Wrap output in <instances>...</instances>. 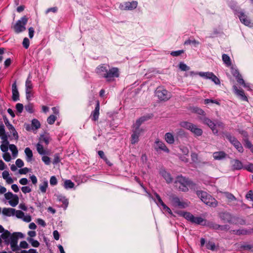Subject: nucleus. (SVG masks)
I'll use <instances>...</instances> for the list:
<instances>
[{"mask_svg": "<svg viewBox=\"0 0 253 253\" xmlns=\"http://www.w3.org/2000/svg\"><path fill=\"white\" fill-rule=\"evenodd\" d=\"M0 136L2 139L6 138L4 126L3 125H0Z\"/></svg>", "mask_w": 253, "mask_h": 253, "instance_id": "nucleus-48", "label": "nucleus"}, {"mask_svg": "<svg viewBox=\"0 0 253 253\" xmlns=\"http://www.w3.org/2000/svg\"><path fill=\"white\" fill-rule=\"evenodd\" d=\"M204 103L206 104H209L210 103H215L218 105H220V103L218 101H217L216 100H213V99H205Z\"/></svg>", "mask_w": 253, "mask_h": 253, "instance_id": "nucleus-55", "label": "nucleus"}, {"mask_svg": "<svg viewBox=\"0 0 253 253\" xmlns=\"http://www.w3.org/2000/svg\"><path fill=\"white\" fill-rule=\"evenodd\" d=\"M32 126L33 128L37 129L41 127V124L37 119H34L32 121Z\"/></svg>", "mask_w": 253, "mask_h": 253, "instance_id": "nucleus-39", "label": "nucleus"}, {"mask_svg": "<svg viewBox=\"0 0 253 253\" xmlns=\"http://www.w3.org/2000/svg\"><path fill=\"white\" fill-rule=\"evenodd\" d=\"M156 96L161 101H167L171 97L170 93L162 86H159L155 91Z\"/></svg>", "mask_w": 253, "mask_h": 253, "instance_id": "nucleus-5", "label": "nucleus"}, {"mask_svg": "<svg viewBox=\"0 0 253 253\" xmlns=\"http://www.w3.org/2000/svg\"><path fill=\"white\" fill-rule=\"evenodd\" d=\"M21 190L25 194L30 193L32 191L29 186H23L21 188Z\"/></svg>", "mask_w": 253, "mask_h": 253, "instance_id": "nucleus-62", "label": "nucleus"}, {"mask_svg": "<svg viewBox=\"0 0 253 253\" xmlns=\"http://www.w3.org/2000/svg\"><path fill=\"white\" fill-rule=\"evenodd\" d=\"M179 126L190 130L196 136H200L203 134V130L197 125L187 121L181 122Z\"/></svg>", "mask_w": 253, "mask_h": 253, "instance_id": "nucleus-3", "label": "nucleus"}, {"mask_svg": "<svg viewBox=\"0 0 253 253\" xmlns=\"http://www.w3.org/2000/svg\"><path fill=\"white\" fill-rule=\"evenodd\" d=\"M137 5L136 1H127L120 4L119 8L123 10H132L137 7Z\"/></svg>", "mask_w": 253, "mask_h": 253, "instance_id": "nucleus-9", "label": "nucleus"}, {"mask_svg": "<svg viewBox=\"0 0 253 253\" xmlns=\"http://www.w3.org/2000/svg\"><path fill=\"white\" fill-rule=\"evenodd\" d=\"M99 102L97 101L96 105L94 111H93L90 115V118L92 121H96L98 120L99 115Z\"/></svg>", "mask_w": 253, "mask_h": 253, "instance_id": "nucleus-19", "label": "nucleus"}, {"mask_svg": "<svg viewBox=\"0 0 253 253\" xmlns=\"http://www.w3.org/2000/svg\"><path fill=\"white\" fill-rule=\"evenodd\" d=\"M239 83L242 85L245 88H246L248 90L251 89V86L250 84H246L245 83V80H238Z\"/></svg>", "mask_w": 253, "mask_h": 253, "instance_id": "nucleus-52", "label": "nucleus"}, {"mask_svg": "<svg viewBox=\"0 0 253 253\" xmlns=\"http://www.w3.org/2000/svg\"><path fill=\"white\" fill-rule=\"evenodd\" d=\"M190 181L182 176H177L175 182V186L180 190L184 192L188 191V186L190 185Z\"/></svg>", "mask_w": 253, "mask_h": 253, "instance_id": "nucleus-4", "label": "nucleus"}, {"mask_svg": "<svg viewBox=\"0 0 253 253\" xmlns=\"http://www.w3.org/2000/svg\"><path fill=\"white\" fill-rule=\"evenodd\" d=\"M25 153L26 155V160L28 162H30L33 158V153L32 150L28 147L25 149Z\"/></svg>", "mask_w": 253, "mask_h": 253, "instance_id": "nucleus-32", "label": "nucleus"}, {"mask_svg": "<svg viewBox=\"0 0 253 253\" xmlns=\"http://www.w3.org/2000/svg\"><path fill=\"white\" fill-rule=\"evenodd\" d=\"M150 117L148 116H142L136 120L135 123L133 125L132 128L137 130L144 131V130L140 127V126L145 121L148 120Z\"/></svg>", "mask_w": 253, "mask_h": 253, "instance_id": "nucleus-13", "label": "nucleus"}, {"mask_svg": "<svg viewBox=\"0 0 253 253\" xmlns=\"http://www.w3.org/2000/svg\"><path fill=\"white\" fill-rule=\"evenodd\" d=\"M15 215H16V216L17 218H22L24 217V213L21 211H19V210L16 211L15 210Z\"/></svg>", "mask_w": 253, "mask_h": 253, "instance_id": "nucleus-60", "label": "nucleus"}, {"mask_svg": "<svg viewBox=\"0 0 253 253\" xmlns=\"http://www.w3.org/2000/svg\"><path fill=\"white\" fill-rule=\"evenodd\" d=\"M231 73L233 77L236 79H243L242 75L240 73L238 69L234 66L230 67Z\"/></svg>", "mask_w": 253, "mask_h": 253, "instance_id": "nucleus-22", "label": "nucleus"}, {"mask_svg": "<svg viewBox=\"0 0 253 253\" xmlns=\"http://www.w3.org/2000/svg\"><path fill=\"white\" fill-rule=\"evenodd\" d=\"M226 154L223 151L215 152L213 153V157L215 160H220L224 159Z\"/></svg>", "mask_w": 253, "mask_h": 253, "instance_id": "nucleus-26", "label": "nucleus"}, {"mask_svg": "<svg viewBox=\"0 0 253 253\" xmlns=\"http://www.w3.org/2000/svg\"><path fill=\"white\" fill-rule=\"evenodd\" d=\"M119 70L117 68L113 67L107 71L105 76V78H114L119 77Z\"/></svg>", "mask_w": 253, "mask_h": 253, "instance_id": "nucleus-16", "label": "nucleus"}, {"mask_svg": "<svg viewBox=\"0 0 253 253\" xmlns=\"http://www.w3.org/2000/svg\"><path fill=\"white\" fill-rule=\"evenodd\" d=\"M75 186V184L71 180H65L64 182L63 186L66 189L73 188Z\"/></svg>", "mask_w": 253, "mask_h": 253, "instance_id": "nucleus-33", "label": "nucleus"}, {"mask_svg": "<svg viewBox=\"0 0 253 253\" xmlns=\"http://www.w3.org/2000/svg\"><path fill=\"white\" fill-rule=\"evenodd\" d=\"M58 200L61 202L66 206H67L68 204V201L64 196H59L58 197Z\"/></svg>", "mask_w": 253, "mask_h": 253, "instance_id": "nucleus-49", "label": "nucleus"}, {"mask_svg": "<svg viewBox=\"0 0 253 253\" xmlns=\"http://www.w3.org/2000/svg\"><path fill=\"white\" fill-rule=\"evenodd\" d=\"M238 13V16L242 24L249 27H253V22L245 13L240 11Z\"/></svg>", "mask_w": 253, "mask_h": 253, "instance_id": "nucleus-10", "label": "nucleus"}, {"mask_svg": "<svg viewBox=\"0 0 253 253\" xmlns=\"http://www.w3.org/2000/svg\"><path fill=\"white\" fill-rule=\"evenodd\" d=\"M182 214L185 218L192 222L194 217V215L192 214L189 212H183Z\"/></svg>", "mask_w": 253, "mask_h": 253, "instance_id": "nucleus-36", "label": "nucleus"}, {"mask_svg": "<svg viewBox=\"0 0 253 253\" xmlns=\"http://www.w3.org/2000/svg\"><path fill=\"white\" fill-rule=\"evenodd\" d=\"M22 44L26 49H27L30 44L29 40L27 38H25L23 41Z\"/></svg>", "mask_w": 253, "mask_h": 253, "instance_id": "nucleus-57", "label": "nucleus"}, {"mask_svg": "<svg viewBox=\"0 0 253 253\" xmlns=\"http://www.w3.org/2000/svg\"><path fill=\"white\" fill-rule=\"evenodd\" d=\"M28 241L34 247H38L40 245L39 242L31 238H28Z\"/></svg>", "mask_w": 253, "mask_h": 253, "instance_id": "nucleus-44", "label": "nucleus"}, {"mask_svg": "<svg viewBox=\"0 0 253 253\" xmlns=\"http://www.w3.org/2000/svg\"><path fill=\"white\" fill-rule=\"evenodd\" d=\"M57 117L53 115H50L47 119V122L49 125H52L54 123Z\"/></svg>", "mask_w": 253, "mask_h": 253, "instance_id": "nucleus-42", "label": "nucleus"}, {"mask_svg": "<svg viewBox=\"0 0 253 253\" xmlns=\"http://www.w3.org/2000/svg\"><path fill=\"white\" fill-rule=\"evenodd\" d=\"M11 234L8 230H5L3 233L1 234L0 235L1 239L4 240L10 238V236H11Z\"/></svg>", "mask_w": 253, "mask_h": 253, "instance_id": "nucleus-38", "label": "nucleus"}, {"mask_svg": "<svg viewBox=\"0 0 253 253\" xmlns=\"http://www.w3.org/2000/svg\"><path fill=\"white\" fill-rule=\"evenodd\" d=\"M199 120L204 125H207L212 131L214 134L218 133V130L216 128V124L210 118L204 116L199 117Z\"/></svg>", "mask_w": 253, "mask_h": 253, "instance_id": "nucleus-8", "label": "nucleus"}, {"mask_svg": "<svg viewBox=\"0 0 253 253\" xmlns=\"http://www.w3.org/2000/svg\"><path fill=\"white\" fill-rule=\"evenodd\" d=\"M172 205L174 207L180 209H184L189 206V203L186 201L181 200L178 197L172 196L170 198Z\"/></svg>", "mask_w": 253, "mask_h": 253, "instance_id": "nucleus-7", "label": "nucleus"}, {"mask_svg": "<svg viewBox=\"0 0 253 253\" xmlns=\"http://www.w3.org/2000/svg\"><path fill=\"white\" fill-rule=\"evenodd\" d=\"M245 141L246 146L247 148L251 149L252 152H253V146L251 142L248 140V138L245 139Z\"/></svg>", "mask_w": 253, "mask_h": 253, "instance_id": "nucleus-56", "label": "nucleus"}, {"mask_svg": "<svg viewBox=\"0 0 253 253\" xmlns=\"http://www.w3.org/2000/svg\"><path fill=\"white\" fill-rule=\"evenodd\" d=\"M193 112L200 115V117L206 116L205 112L202 109L198 107H195L193 109Z\"/></svg>", "mask_w": 253, "mask_h": 253, "instance_id": "nucleus-34", "label": "nucleus"}, {"mask_svg": "<svg viewBox=\"0 0 253 253\" xmlns=\"http://www.w3.org/2000/svg\"><path fill=\"white\" fill-rule=\"evenodd\" d=\"M233 90L234 93L242 101L248 102V98L247 96L246 95L244 90L238 88L237 86H233Z\"/></svg>", "mask_w": 253, "mask_h": 253, "instance_id": "nucleus-15", "label": "nucleus"}, {"mask_svg": "<svg viewBox=\"0 0 253 253\" xmlns=\"http://www.w3.org/2000/svg\"><path fill=\"white\" fill-rule=\"evenodd\" d=\"M179 68L181 71H188L190 69V68L183 62H180L179 63Z\"/></svg>", "mask_w": 253, "mask_h": 253, "instance_id": "nucleus-47", "label": "nucleus"}, {"mask_svg": "<svg viewBox=\"0 0 253 253\" xmlns=\"http://www.w3.org/2000/svg\"><path fill=\"white\" fill-rule=\"evenodd\" d=\"M4 194L5 198L7 200H10V199H12L14 195L11 192H5Z\"/></svg>", "mask_w": 253, "mask_h": 253, "instance_id": "nucleus-61", "label": "nucleus"}, {"mask_svg": "<svg viewBox=\"0 0 253 253\" xmlns=\"http://www.w3.org/2000/svg\"><path fill=\"white\" fill-rule=\"evenodd\" d=\"M192 75H194L192 77H196V75H198L200 77L206 79H218L211 72H191Z\"/></svg>", "mask_w": 253, "mask_h": 253, "instance_id": "nucleus-14", "label": "nucleus"}, {"mask_svg": "<svg viewBox=\"0 0 253 253\" xmlns=\"http://www.w3.org/2000/svg\"><path fill=\"white\" fill-rule=\"evenodd\" d=\"M244 168L250 172H253V164L252 163L246 165Z\"/></svg>", "mask_w": 253, "mask_h": 253, "instance_id": "nucleus-59", "label": "nucleus"}, {"mask_svg": "<svg viewBox=\"0 0 253 253\" xmlns=\"http://www.w3.org/2000/svg\"><path fill=\"white\" fill-rule=\"evenodd\" d=\"M197 195L205 204L211 207H215L217 206V201L206 192L198 191L197 192Z\"/></svg>", "mask_w": 253, "mask_h": 253, "instance_id": "nucleus-2", "label": "nucleus"}, {"mask_svg": "<svg viewBox=\"0 0 253 253\" xmlns=\"http://www.w3.org/2000/svg\"><path fill=\"white\" fill-rule=\"evenodd\" d=\"M247 199H250L251 201H253V191L250 190L248 192L246 196Z\"/></svg>", "mask_w": 253, "mask_h": 253, "instance_id": "nucleus-64", "label": "nucleus"}, {"mask_svg": "<svg viewBox=\"0 0 253 253\" xmlns=\"http://www.w3.org/2000/svg\"><path fill=\"white\" fill-rule=\"evenodd\" d=\"M206 247L208 249L211 251H214L215 249V244L212 242H208L206 244Z\"/></svg>", "mask_w": 253, "mask_h": 253, "instance_id": "nucleus-45", "label": "nucleus"}, {"mask_svg": "<svg viewBox=\"0 0 253 253\" xmlns=\"http://www.w3.org/2000/svg\"><path fill=\"white\" fill-rule=\"evenodd\" d=\"M143 131L137 130L132 128V133L131 135V143L132 144H134L137 143L139 141V137L141 133Z\"/></svg>", "mask_w": 253, "mask_h": 253, "instance_id": "nucleus-17", "label": "nucleus"}, {"mask_svg": "<svg viewBox=\"0 0 253 253\" xmlns=\"http://www.w3.org/2000/svg\"><path fill=\"white\" fill-rule=\"evenodd\" d=\"M12 99L16 101L19 99V93L17 88L16 82H14L12 85Z\"/></svg>", "mask_w": 253, "mask_h": 253, "instance_id": "nucleus-21", "label": "nucleus"}, {"mask_svg": "<svg viewBox=\"0 0 253 253\" xmlns=\"http://www.w3.org/2000/svg\"><path fill=\"white\" fill-rule=\"evenodd\" d=\"M226 138L239 152L242 153L243 152V147H242L241 143L236 139V138L230 134L227 135Z\"/></svg>", "mask_w": 253, "mask_h": 253, "instance_id": "nucleus-11", "label": "nucleus"}, {"mask_svg": "<svg viewBox=\"0 0 253 253\" xmlns=\"http://www.w3.org/2000/svg\"><path fill=\"white\" fill-rule=\"evenodd\" d=\"M2 177L5 180L7 184H11L13 182L12 178L9 176V172L7 170H4L2 173Z\"/></svg>", "mask_w": 253, "mask_h": 253, "instance_id": "nucleus-27", "label": "nucleus"}, {"mask_svg": "<svg viewBox=\"0 0 253 253\" xmlns=\"http://www.w3.org/2000/svg\"><path fill=\"white\" fill-rule=\"evenodd\" d=\"M180 149L184 155L188 156L189 151L188 148L187 147L181 146Z\"/></svg>", "mask_w": 253, "mask_h": 253, "instance_id": "nucleus-51", "label": "nucleus"}, {"mask_svg": "<svg viewBox=\"0 0 253 253\" xmlns=\"http://www.w3.org/2000/svg\"><path fill=\"white\" fill-rule=\"evenodd\" d=\"M9 147L10 150L12 152L13 156L16 157L18 152L16 146L14 144H10Z\"/></svg>", "mask_w": 253, "mask_h": 253, "instance_id": "nucleus-35", "label": "nucleus"}, {"mask_svg": "<svg viewBox=\"0 0 253 253\" xmlns=\"http://www.w3.org/2000/svg\"><path fill=\"white\" fill-rule=\"evenodd\" d=\"M232 167L235 169H241L243 168L242 162L238 160H234L232 161Z\"/></svg>", "mask_w": 253, "mask_h": 253, "instance_id": "nucleus-29", "label": "nucleus"}, {"mask_svg": "<svg viewBox=\"0 0 253 253\" xmlns=\"http://www.w3.org/2000/svg\"><path fill=\"white\" fill-rule=\"evenodd\" d=\"M2 213L3 214L8 216H13L15 213V209L4 208L2 209Z\"/></svg>", "mask_w": 253, "mask_h": 253, "instance_id": "nucleus-24", "label": "nucleus"}, {"mask_svg": "<svg viewBox=\"0 0 253 253\" xmlns=\"http://www.w3.org/2000/svg\"><path fill=\"white\" fill-rule=\"evenodd\" d=\"M108 66L105 64H102L96 68V72L98 74L101 75L103 77L105 78V76H106V73H107L108 71Z\"/></svg>", "mask_w": 253, "mask_h": 253, "instance_id": "nucleus-20", "label": "nucleus"}, {"mask_svg": "<svg viewBox=\"0 0 253 253\" xmlns=\"http://www.w3.org/2000/svg\"><path fill=\"white\" fill-rule=\"evenodd\" d=\"M164 139L165 141L169 144H172L174 142L173 134L171 132H167L165 134Z\"/></svg>", "mask_w": 253, "mask_h": 253, "instance_id": "nucleus-23", "label": "nucleus"}, {"mask_svg": "<svg viewBox=\"0 0 253 253\" xmlns=\"http://www.w3.org/2000/svg\"><path fill=\"white\" fill-rule=\"evenodd\" d=\"M204 219L201 217H195L194 216L192 222L197 224H202Z\"/></svg>", "mask_w": 253, "mask_h": 253, "instance_id": "nucleus-37", "label": "nucleus"}, {"mask_svg": "<svg viewBox=\"0 0 253 253\" xmlns=\"http://www.w3.org/2000/svg\"><path fill=\"white\" fill-rule=\"evenodd\" d=\"M24 235L21 232H14L12 234L10 238L4 240L6 245H10L11 249L12 251L18 253L20 251L19 246H18V240L19 238H23Z\"/></svg>", "mask_w": 253, "mask_h": 253, "instance_id": "nucleus-1", "label": "nucleus"}, {"mask_svg": "<svg viewBox=\"0 0 253 253\" xmlns=\"http://www.w3.org/2000/svg\"><path fill=\"white\" fill-rule=\"evenodd\" d=\"M19 203V198L17 195L14 194L12 199L9 200V204L13 207H15Z\"/></svg>", "mask_w": 253, "mask_h": 253, "instance_id": "nucleus-31", "label": "nucleus"}, {"mask_svg": "<svg viewBox=\"0 0 253 253\" xmlns=\"http://www.w3.org/2000/svg\"><path fill=\"white\" fill-rule=\"evenodd\" d=\"M28 22V18L26 16L22 17L20 20H18L14 26V31L16 33H19L24 31L26 30V25Z\"/></svg>", "mask_w": 253, "mask_h": 253, "instance_id": "nucleus-6", "label": "nucleus"}, {"mask_svg": "<svg viewBox=\"0 0 253 253\" xmlns=\"http://www.w3.org/2000/svg\"><path fill=\"white\" fill-rule=\"evenodd\" d=\"M16 109L18 112L21 113L22 112L23 110V105L21 103H17L16 105Z\"/></svg>", "mask_w": 253, "mask_h": 253, "instance_id": "nucleus-63", "label": "nucleus"}, {"mask_svg": "<svg viewBox=\"0 0 253 253\" xmlns=\"http://www.w3.org/2000/svg\"><path fill=\"white\" fill-rule=\"evenodd\" d=\"M4 142L5 143L4 144H2L0 145V149L2 152L7 153L6 152L8 150V142L7 140H5Z\"/></svg>", "mask_w": 253, "mask_h": 253, "instance_id": "nucleus-46", "label": "nucleus"}, {"mask_svg": "<svg viewBox=\"0 0 253 253\" xmlns=\"http://www.w3.org/2000/svg\"><path fill=\"white\" fill-rule=\"evenodd\" d=\"M155 196H156V198L157 200V202H156V203L158 206H161L162 207L165 205V204L162 201L160 196L157 193H155Z\"/></svg>", "mask_w": 253, "mask_h": 253, "instance_id": "nucleus-43", "label": "nucleus"}, {"mask_svg": "<svg viewBox=\"0 0 253 253\" xmlns=\"http://www.w3.org/2000/svg\"><path fill=\"white\" fill-rule=\"evenodd\" d=\"M209 228L213 230H224L227 229V225H220L213 222H208L207 224H205Z\"/></svg>", "mask_w": 253, "mask_h": 253, "instance_id": "nucleus-18", "label": "nucleus"}, {"mask_svg": "<svg viewBox=\"0 0 253 253\" xmlns=\"http://www.w3.org/2000/svg\"><path fill=\"white\" fill-rule=\"evenodd\" d=\"M154 149L157 152L160 151H163L167 153H169V149L166 146L165 144L159 139H157L155 141Z\"/></svg>", "mask_w": 253, "mask_h": 253, "instance_id": "nucleus-12", "label": "nucleus"}, {"mask_svg": "<svg viewBox=\"0 0 253 253\" xmlns=\"http://www.w3.org/2000/svg\"><path fill=\"white\" fill-rule=\"evenodd\" d=\"M193 44L195 46H196L197 45L199 44L200 42L195 40H190V39H188V40L185 41L184 42L185 45H188V44Z\"/></svg>", "mask_w": 253, "mask_h": 253, "instance_id": "nucleus-41", "label": "nucleus"}, {"mask_svg": "<svg viewBox=\"0 0 253 253\" xmlns=\"http://www.w3.org/2000/svg\"><path fill=\"white\" fill-rule=\"evenodd\" d=\"M33 84L31 80H27L26 82V90L32 91Z\"/></svg>", "mask_w": 253, "mask_h": 253, "instance_id": "nucleus-50", "label": "nucleus"}, {"mask_svg": "<svg viewBox=\"0 0 253 253\" xmlns=\"http://www.w3.org/2000/svg\"><path fill=\"white\" fill-rule=\"evenodd\" d=\"M25 110L29 113H32L34 112L33 105L32 104H29L25 106Z\"/></svg>", "mask_w": 253, "mask_h": 253, "instance_id": "nucleus-53", "label": "nucleus"}, {"mask_svg": "<svg viewBox=\"0 0 253 253\" xmlns=\"http://www.w3.org/2000/svg\"><path fill=\"white\" fill-rule=\"evenodd\" d=\"M37 150L38 153L41 155L45 154V151L44 150L43 146L39 143L37 144Z\"/></svg>", "mask_w": 253, "mask_h": 253, "instance_id": "nucleus-40", "label": "nucleus"}, {"mask_svg": "<svg viewBox=\"0 0 253 253\" xmlns=\"http://www.w3.org/2000/svg\"><path fill=\"white\" fill-rule=\"evenodd\" d=\"M48 187V181L43 180L39 185V189L42 193H45Z\"/></svg>", "mask_w": 253, "mask_h": 253, "instance_id": "nucleus-30", "label": "nucleus"}, {"mask_svg": "<svg viewBox=\"0 0 253 253\" xmlns=\"http://www.w3.org/2000/svg\"><path fill=\"white\" fill-rule=\"evenodd\" d=\"M49 182L51 185L54 186L57 183V180L55 176H52L49 180Z\"/></svg>", "mask_w": 253, "mask_h": 253, "instance_id": "nucleus-58", "label": "nucleus"}, {"mask_svg": "<svg viewBox=\"0 0 253 253\" xmlns=\"http://www.w3.org/2000/svg\"><path fill=\"white\" fill-rule=\"evenodd\" d=\"M161 174L165 178L167 183H169L172 181V178L169 173L165 170L161 171Z\"/></svg>", "mask_w": 253, "mask_h": 253, "instance_id": "nucleus-25", "label": "nucleus"}, {"mask_svg": "<svg viewBox=\"0 0 253 253\" xmlns=\"http://www.w3.org/2000/svg\"><path fill=\"white\" fill-rule=\"evenodd\" d=\"M176 135L177 137L183 136L185 135V132L182 128H178L176 129Z\"/></svg>", "mask_w": 253, "mask_h": 253, "instance_id": "nucleus-54", "label": "nucleus"}, {"mask_svg": "<svg viewBox=\"0 0 253 253\" xmlns=\"http://www.w3.org/2000/svg\"><path fill=\"white\" fill-rule=\"evenodd\" d=\"M222 59L223 63L227 67H231V60L230 57L227 54H223L222 55Z\"/></svg>", "mask_w": 253, "mask_h": 253, "instance_id": "nucleus-28", "label": "nucleus"}]
</instances>
